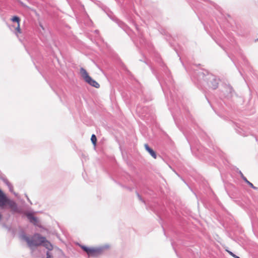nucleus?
I'll return each instance as SVG.
<instances>
[{
    "mask_svg": "<svg viewBox=\"0 0 258 258\" xmlns=\"http://www.w3.org/2000/svg\"><path fill=\"white\" fill-rule=\"evenodd\" d=\"M22 238L26 241L28 246L31 248L42 245L44 240V237L37 233L34 234L31 238L26 235H23Z\"/></svg>",
    "mask_w": 258,
    "mask_h": 258,
    "instance_id": "nucleus-1",
    "label": "nucleus"
},
{
    "mask_svg": "<svg viewBox=\"0 0 258 258\" xmlns=\"http://www.w3.org/2000/svg\"><path fill=\"white\" fill-rule=\"evenodd\" d=\"M89 257H96L103 253V248L102 247H87L82 245L81 246Z\"/></svg>",
    "mask_w": 258,
    "mask_h": 258,
    "instance_id": "nucleus-2",
    "label": "nucleus"
},
{
    "mask_svg": "<svg viewBox=\"0 0 258 258\" xmlns=\"http://www.w3.org/2000/svg\"><path fill=\"white\" fill-rule=\"evenodd\" d=\"M80 74L83 79L88 84L96 88H99L100 87V85L89 76L88 73L85 69L81 68L80 69Z\"/></svg>",
    "mask_w": 258,
    "mask_h": 258,
    "instance_id": "nucleus-3",
    "label": "nucleus"
},
{
    "mask_svg": "<svg viewBox=\"0 0 258 258\" xmlns=\"http://www.w3.org/2000/svg\"><path fill=\"white\" fill-rule=\"evenodd\" d=\"M6 205L8 206L12 211L16 212L18 210L17 204L14 201L8 199L7 197L3 202V207Z\"/></svg>",
    "mask_w": 258,
    "mask_h": 258,
    "instance_id": "nucleus-4",
    "label": "nucleus"
},
{
    "mask_svg": "<svg viewBox=\"0 0 258 258\" xmlns=\"http://www.w3.org/2000/svg\"><path fill=\"white\" fill-rule=\"evenodd\" d=\"M11 20L13 22H16L17 23V26L16 28V30L17 31V32L18 33H20V34L21 33L22 31H21V29L20 28V18L17 16H14L11 19Z\"/></svg>",
    "mask_w": 258,
    "mask_h": 258,
    "instance_id": "nucleus-5",
    "label": "nucleus"
},
{
    "mask_svg": "<svg viewBox=\"0 0 258 258\" xmlns=\"http://www.w3.org/2000/svg\"><path fill=\"white\" fill-rule=\"evenodd\" d=\"M144 147L146 150L149 152L151 156L154 158L156 159L157 156L155 152L148 146L147 144L144 145Z\"/></svg>",
    "mask_w": 258,
    "mask_h": 258,
    "instance_id": "nucleus-6",
    "label": "nucleus"
},
{
    "mask_svg": "<svg viewBox=\"0 0 258 258\" xmlns=\"http://www.w3.org/2000/svg\"><path fill=\"white\" fill-rule=\"evenodd\" d=\"M42 244H43V245L49 250H51L53 249L52 245L49 241L46 239L45 237H44V242H43Z\"/></svg>",
    "mask_w": 258,
    "mask_h": 258,
    "instance_id": "nucleus-7",
    "label": "nucleus"
},
{
    "mask_svg": "<svg viewBox=\"0 0 258 258\" xmlns=\"http://www.w3.org/2000/svg\"><path fill=\"white\" fill-rule=\"evenodd\" d=\"M27 217L31 222L33 223L34 224H36L37 219L35 217H34L32 214H30V213L27 214Z\"/></svg>",
    "mask_w": 258,
    "mask_h": 258,
    "instance_id": "nucleus-8",
    "label": "nucleus"
},
{
    "mask_svg": "<svg viewBox=\"0 0 258 258\" xmlns=\"http://www.w3.org/2000/svg\"><path fill=\"white\" fill-rule=\"evenodd\" d=\"M6 196L3 192L0 189V207H3V202L5 200Z\"/></svg>",
    "mask_w": 258,
    "mask_h": 258,
    "instance_id": "nucleus-9",
    "label": "nucleus"
},
{
    "mask_svg": "<svg viewBox=\"0 0 258 258\" xmlns=\"http://www.w3.org/2000/svg\"><path fill=\"white\" fill-rule=\"evenodd\" d=\"M91 140L93 145L96 146L97 144V138L95 135L93 134L91 136Z\"/></svg>",
    "mask_w": 258,
    "mask_h": 258,
    "instance_id": "nucleus-10",
    "label": "nucleus"
},
{
    "mask_svg": "<svg viewBox=\"0 0 258 258\" xmlns=\"http://www.w3.org/2000/svg\"><path fill=\"white\" fill-rule=\"evenodd\" d=\"M242 178L252 188H255V187L253 185V184L249 182L245 177L243 176L242 175Z\"/></svg>",
    "mask_w": 258,
    "mask_h": 258,
    "instance_id": "nucleus-11",
    "label": "nucleus"
},
{
    "mask_svg": "<svg viewBox=\"0 0 258 258\" xmlns=\"http://www.w3.org/2000/svg\"><path fill=\"white\" fill-rule=\"evenodd\" d=\"M226 251L229 253L230 255H231L232 256H233L234 258H235L236 257H237V255H235V254H234L233 252H232L231 251H229V250H226Z\"/></svg>",
    "mask_w": 258,
    "mask_h": 258,
    "instance_id": "nucleus-12",
    "label": "nucleus"
},
{
    "mask_svg": "<svg viewBox=\"0 0 258 258\" xmlns=\"http://www.w3.org/2000/svg\"><path fill=\"white\" fill-rule=\"evenodd\" d=\"M46 255H47V258H52L51 255L50 254V253L48 252H47Z\"/></svg>",
    "mask_w": 258,
    "mask_h": 258,
    "instance_id": "nucleus-13",
    "label": "nucleus"
},
{
    "mask_svg": "<svg viewBox=\"0 0 258 258\" xmlns=\"http://www.w3.org/2000/svg\"><path fill=\"white\" fill-rule=\"evenodd\" d=\"M40 26H41V27L42 28V29H44V28H43V27L42 26V25H40Z\"/></svg>",
    "mask_w": 258,
    "mask_h": 258,
    "instance_id": "nucleus-14",
    "label": "nucleus"
},
{
    "mask_svg": "<svg viewBox=\"0 0 258 258\" xmlns=\"http://www.w3.org/2000/svg\"><path fill=\"white\" fill-rule=\"evenodd\" d=\"M235 258H240L239 256H237Z\"/></svg>",
    "mask_w": 258,
    "mask_h": 258,
    "instance_id": "nucleus-15",
    "label": "nucleus"
}]
</instances>
